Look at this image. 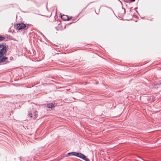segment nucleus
Wrapping results in <instances>:
<instances>
[{
    "label": "nucleus",
    "instance_id": "11",
    "mask_svg": "<svg viewBox=\"0 0 161 161\" xmlns=\"http://www.w3.org/2000/svg\"><path fill=\"white\" fill-rule=\"evenodd\" d=\"M124 2H126V3H129V0H124Z\"/></svg>",
    "mask_w": 161,
    "mask_h": 161
},
{
    "label": "nucleus",
    "instance_id": "5",
    "mask_svg": "<svg viewBox=\"0 0 161 161\" xmlns=\"http://www.w3.org/2000/svg\"><path fill=\"white\" fill-rule=\"evenodd\" d=\"M8 59V58L3 56L0 57V63L3 62Z\"/></svg>",
    "mask_w": 161,
    "mask_h": 161
},
{
    "label": "nucleus",
    "instance_id": "14",
    "mask_svg": "<svg viewBox=\"0 0 161 161\" xmlns=\"http://www.w3.org/2000/svg\"><path fill=\"white\" fill-rule=\"evenodd\" d=\"M2 48L1 45L0 44V48Z\"/></svg>",
    "mask_w": 161,
    "mask_h": 161
},
{
    "label": "nucleus",
    "instance_id": "9",
    "mask_svg": "<svg viewBox=\"0 0 161 161\" xmlns=\"http://www.w3.org/2000/svg\"><path fill=\"white\" fill-rule=\"evenodd\" d=\"M161 85V80H159V81L157 83V84L156 85Z\"/></svg>",
    "mask_w": 161,
    "mask_h": 161
},
{
    "label": "nucleus",
    "instance_id": "8",
    "mask_svg": "<svg viewBox=\"0 0 161 161\" xmlns=\"http://www.w3.org/2000/svg\"><path fill=\"white\" fill-rule=\"evenodd\" d=\"M6 44L5 43H3L1 45L2 47H3L5 46H5Z\"/></svg>",
    "mask_w": 161,
    "mask_h": 161
},
{
    "label": "nucleus",
    "instance_id": "15",
    "mask_svg": "<svg viewBox=\"0 0 161 161\" xmlns=\"http://www.w3.org/2000/svg\"><path fill=\"white\" fill-rule=\"evenodd\" d=\"M124 11H125V10H124Z\"/></svg>",
    "mask_w": 161,
    "mask_h": 161
},
{
    "label": "nucleus",
    "instance_id": "12",
    "mask_svg": "<svg viewBox=\"0 0 161 161\" xmlns=\"http://www.w3.org/2000/svg\"><path fill=\"white\" fill-rule=\"evenodd\" d=\"M34 116H35L34 118H36V114L35 113V112L34 113Z\"/></svg>",
    "mask_w": 161,
    "mask_h": 161
},
{
    "label": "nucleus",
    "instance_id": "6",
    "mask_svg": "<svg viewBox=\"0 0 161 161\" xmlns=\"http://www.w3.org/2000/svg\"><path fill=\"white\" fill-rule=\"evenodd\" d=\"M47 107L49 108H54V105L52 103H49V104H47Z\"/></svg>",
    "mask_w": 161,
    "mask_h": 161
},
{
    "label": "nucleus",
    "instance_id": "7",
    "mask_svg": "<svg viewBox=\"0 0 161 161\" xmlns=\"http://www.w3.org/2000/svg\"><path fill=\"white\" fill-rule=\"evenodd\" d=\"M73 153V152L69 153L67 154V155L66 156V157H68V156L70 155H72Z\"/></svg>",
    "mask_w": 161,
    "mask_h": 161
},
{
    "label": "nucleus",
    "instance_id": "1",
    "mask_svg": "<svg viewBox=\"0 0 161 161\" xmlns=\"http://www.w3.org/2000/svg\"><path fill=\"white\" fill-rule=\"evenodd\" d=\"M72 155L78 157L85 161H90L83 154L78 153L76 152H73Z\"/></svg>",
    "mask_w": 161,
    "mask_h": 161
},
{
    "label": "nucleus",
    "instance_id": "13",
    "mask_svg": "<svg viewBox=\"0 0 161 161\" xmlns=\"http://www.w3.org/2000/svg\"><path fill=\"white\" fill-rule=\"evenodd\" d=\"M135 1V0H129V2H134Z\"/></svg>",
    "mask_w": 161,
    "mask_h": 161
},
{
    "label": "nucleus",
    "instance_id": "10",
    "mask_svg": "<svg viewBox=\"0 0 161 161\" xmlns=\"http://www.w3.org/2000/svg\"><path fill=\"white\" fill-rule=\"evenodd\" d=\"M28 115H29L31 117L32 116V114L31 113H29L28 114Z\"/></svg>",
    "mask_w": 161,
    "mask_h": 161
},
{
    "label": "nucleus",
    "instance_id": "4",
    "mask_svg": "<svg viewBox=\"0 0 161 161\" xmlns=\"http://www.w3.org/2000/svg\"><path fill=\"white\" fill-rule=\"evenodd\" d=\"M61 18L64 20H69L71 19V17L69 18L67 15L63 14L62 15H61Z\"/></svg>",
    "mask_w": 161,
    "mask_h": 161
},
{
    "label": "nucleus",
    "instance_id": "3",
    "mask_svg": "<svg viewBox=\"0 0 161 161\" xmlns=\"http://www.w3.org/2000/svg\"><path fill=\"white\" fill-rule=\"evenodd\" d=\"M7 50L6 46L3 47L0 50V57H2L6 53Z\"/></svg>",
    "mask_w": 161,
    "mask_h": 161
},
{
    "label": "nucleus",
    "instance_id": "2",
    "mask_svg": "<svg viewBox=\"0 0 161 161\" xmlns=\"http://www.w3.org/2000/svg\"><path fill=\"white\" fill-rule=\"evenodd\" d=\"M26 27V25L23 23L16 24V25L15 26V29L18 30L24 29Z\"/></svg>",
    "mask_w": 161,
    "mask_h": 161
}]
</instances>
